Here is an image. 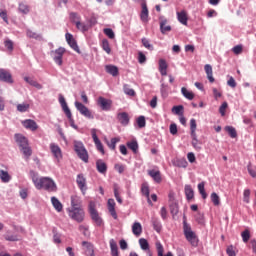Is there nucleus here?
<instances>
[{
    "label": "nucleus",
    "instance_id": "nucleus-8",
    "mask_svg": "<svg viewBox=\"0 0 256 256\" xmlns=\"http://www.w3.org/2000/svg\"><path fill=\"white\" fill-rule=\"evenodd\" d=\"M77 111H79L80 115H83V117H86V119H95V116L93 115V112L91 110H89V108H87V106H85V104L76 101L74 103Z\"/></svg>",
    "mask_w": 256,
    "mask_h": 256
},
{
    "label": "nucleus",
    "instance_id": "nucleus-29",
    "mask_svg": "<svg viewBox=\"0 0 256 256\" xmlns=\"http://www.w3.org/2000/svg\"><path fill=\"white\" fill-rule=\"evenodd\" d=\"M105 69L106 72L109 73V75H112V77H117V75H119V68H117V66L106 65Z\"/></svg>",
    "mask_w": 256,
    "mask_h": 256
},
{
    "label": "nucleus",
    "instance_id": "nucleus-15",
    "mask_svg": "<svg viewBox=\"0 0 256 256\" xmlns=\"http://www.w3.org/2000/svg\"><path fill=\"white\" fill-rule=\"evenodd\" d=\"M50 151H51L52 155H54L55 159H57L58 161H60V159H63V154L61 152V147H59V145H57L55 143H51Z\"/></svg>",
    "mask_w": 256,
    "mask_h": 256
},
{
    "label": "nucleus",
    "instance_id": "nucleus-49",
    "mask_svg": "<svg viewBox=\"0 0 256 256\" xmlns=\"http://www.w3.org/2000/svg\"><path fill=\"white\" fill-rule=\"evenodd\" d=\"M70 20L72 21V23H75V25L81 21V16H79V14L75 13V12H71L70 13Z\"/></svg>",
    "mask_w": 256,
    "mask_h": 256
},
{
    "label": "nucleus",
    "instance_id": "nucleus-28",
    "mask_svg": "<svg viewBox=\"0 0 256 256\" xmlns=\"http://www.w3.org/2000/svg\"><path fill=\"white\" fill-rule=\"evenodd\" d=\"M132 233L133 235H135L136 237H139L141 235V233H143V226H141V223L139 222H135L132 225Z\"/></svg>",
    "mask_w": 256,
    "mask_h": 256
},
{
    "label": "nucleus",
    "instance_id": "nucleus-11",
    "mask_svg": "<svg viewBox=\"0 0 256 256\" xmlns=\"http://www.w3.org/2000/svg\"><path fill=\"white\" fill-rule=\"evenodd\" d=\"M159 23H160V31L162 35H167V33H170L171 31V25H168L169 21L165 16H160L159 17Z\"/></svg>",
    "mask_w": 256,
    "mask_h": 256
},
{
    "label": "nucleus",
    "instance_id": "nucleus-3",
    "mask_svg": "<svg viewBox=\"0 0 256 256\" xmlns=\"http://www.w3.org/2000/svg\"><path fill=\"white\" fill-rule=\"evenodd\" d=\"M183 233L188 243H190L192 247H197V234L191 229V225L187 223V219L183 220Z\"/></svg>",
    "mask_w": 256,
    "mask_h": 256
},
{
    "label": "nucleus",
    "instance_id": "nucleus-53",
    "mask_svg": "<svg viewBox=\"0 0 256 256\" xmlns=\"http://www.w3.org/2000/svg\"><path fill=\"white\" fill-rule=\"evenodd\" d=\"M251 190L245 189L243 192V201L244 203H250Z\"/></svg>",
    "mask_w": 256,
    "mask_h": 256
},
{
    "label": "nucleus",
    "instance_id": "nucleus-46",
    "mask_svg": "<svg viewBox=\"0 0 256 256\" xmlns=\"http://www.w3.org/2000/svg\"><path fill=\"white\" fill-rule=\"evenodd\" d=\"M139 245L143 251H148L149 249V242L145 238H141L139 240Z\"/></svg>",
    "mask_w": 256,
    "mask_h": 256
},
{
    "label": "nucleus",
    "instance_id": "nucleus-32",
    "mask_svg": "<svg viewBox=\"0 0 256 256\" xmlns=\"http://www.w3.org/2000/svg\"><path fill=\"white\" fill-rule=\"evenodd\" d=\"M167 61H165V59H160L159 60V71L161 73L162 76H166L167 75Z\"/></svg>",
    "mask_w": 256,
    "mask_h": 256
},
{
    "label": "nucleus",
    "instance_id": "nucleus-42",
    "mask_svg": "<svg viewBox=\"0 0 256 256\" xmlns=\"http://www.w3.org/2000/svg\"><path fill=\"white\" fill-rule=\"evenodd\" d=\"M102 49L107 53V55L111 54V46L109 45V40L107 39L102 40Z\"/></svg>",
    "mask_w": 256,
    "mask_h": 256
},
{
    "label": "nucleus",
    "instance_id": "nucleus-45",
    "mask_svg": "<svg viewBox=\"0 0 256 256\" xmlns=\"http://www.w3.org/2000/svg\"><path fill=\"white\" fill-rule=\"evenodd\" d=\"M225 131H227L232 139H235V137H237V130H235V128H233L232 126H226Z\"/></svg>",
    "mask_w": 256,
    "mask_h": 256
},
{
    "label": "nucleus",
    "instance_id": "nucleus-36",
    "mask_svg": "<svg viewBox=\"0 0 256 256\" xmlns=\"http://www.w3.org/2000/svg\"><path fill=\"white\" fill-rule=\"evenodd\" d=\"M113 191H114V197L116 201L121 205L123 204V199H121V195L119 193V186L117 184H114L113 186Z\"/></svg>",
    "mask_w": 256,
    "mask_h": 256
},
{
    "label": "nucleus",
    "instance_id": "nucleus-18",
    "mask_svg": "<svg viewBox=\"0 0 256 256\" xmlns=\"http://www.w3.org/2000/svg\"><path fill=\"white\" fill-rule=\"evenodd\" d=\"M117 120L124 127H127V125H129V121H130L129 114L127 112H120L117 114Z\"/></svg>",
    "mask_w": 256,
    "mask_h": 256
},
{
    "label": "nucleus",
    "instance_id": "nucleus-22",
    "mask_svg": "<svg viewBox=\"0 0 256 256\" xmlns=\"http://www.w3.org/2000/svg\"><path fill=\"white\" fill-rule=\"evenodd\" d=\"M83 201L81 200V197L77 195L71 196V207L72 209H81Z\"/></svg>",
    "mask_w": 256,
    "mask_h": 256
},
{
    "label": "nucleus",
    "instance_id": "nucleus-57",
    "mask_svg": "<svg viewBox=\"0 0 256 256\" xmlns=\"http://www.w3.org/2000/svg\"><path fill=\"white\" fill-rule=\"evenodd\" d=\"M142 44L143 46L148 49L149 51H153V45H151V43L149 42V40L147 38H143L142 39Z\"/></svg>",
    "mask_w": 256,
    "mask_h": 256
},
{
    "label": "nucleus",
    "instance_id": "nucleus-14",
    "mask_svg": "<svg viewBox=\"0 0 256 256\" xmlns=\"http://www.w3.org/2000/svg\"><path fill=\"white\" fill-rule=\"evenodd\" d=\"M112 104L113 102L109 99H106L102 96L98 98V105L99 107H101L102 111H109L111 109Z\"/></svg>",
    "mask_w": 256,
    "mask_h": 256
},
{
    "label": "nucleus",
    "instance_id": "nucleus-1",
    "mask_svg": "<svg viewBox=\"0 0 256 256\" xmlns=\"http://www.w3.org/2000/svg\"><path fill=\"white\" fill-rule=\"evenodd\" d=\"M32 174V181L36 187V189H44V191H48V193H55L57 192V184L53 179L49 177H42L39 178L35 172H31Z\"/></svg>",
    "mask_w": 256,
    "mask_h": 256
},
{
    "label": "nucleus",
    "instance_id": "nucleus-26",
    "mask_svg": "<svg viewBox=\"0 0 256 256\" xmlns=\"http://www.w3.org/2000/svg\"><path fill=\"white\" fill-rule=\"evenodd\" d=\"M96 169L98 173H102V175H105V173H107V164L103 162V160H97Z\"/></svg>",
    "mask_w": 256,
    "mask_h": 256
},
{
    "label": "nucleus",
    "instance_id": "nucleus-47",
    "mask_svg": "<svg viewBox=\"0 0 256 256\" xmlns=\"http://www.w3.org/2000/svg\"><path fill=\"white\" fill-rule=\"evenodd\" d=\"M76 27L77 29H79V31H82L83 33H85V31H89V26L81 22V20L76 23Z\"/></svg>",
    "mask_w": 256,
    "mask_h": 256
},
{
    "label": "nucleus",
    "instance_id": "nucleus-30",
    "mask_svg": "<svg viewBox=\"0 0 256 256\" xmlns=\"http://www.w3.org/2000/svg\"><path fill=\"white\" fill-rule=\"evenodd\" d=\"M82 247H84L86 249L87 255L95 256V250H93V244H91L87 241H84V242H82Z\"/></svg>",
    "mask_w": 256,
    "mask_h": 256
},
{
    "label": "nucleus",
    "instance_id": "nucleus-35",
    "mask_svg": "<svg viewBox=\"0 0 256 256\" xmlns=\"http://www.w3.org/2000/svg\"><path fill=\"white\" fill-rule=\"evenodd\" d=\"M0 179L2 183H9L11 181V175L5 170H0Z\"/></svg>",
    "mask_w": 256,
    "mask_h": 256
},
{
    "label": "nucleus",
    "instance_id": "nucleus-16",
    "mask_svg": "<svg viewBox=\"0 0 256 256\" xmlns=\"http://www.w3.org/2000/svg\"><path fill=\"white\" fill-rule=\"evenodd\" d=\"M0 81H4V83H13L11 72L5 69H0Z\"/></svg>",
    "mask_w": 256,
    "mask_h": 256
},
{
    "label": "nucleus",
    "instance_id": "nucleus-6",
    "mask_svg": "<svg viewBox=\"0 0 256 256\" xmlns=\"http://www.w3.org/2000/svg\"><path fill=\"white\" fill-rule=\"evenodd\" d=\"M190 135H191V139H192V147H194V149L196 151H200L201 150V142L199 141V139H197V121L195 120V118H192L190 120Z\"/></svg>",
    "mask_w": 256,
    "mask_h": 256
},
{
    "label": "nucleus",
    "instance_id": "nucleus-44",
    "mask_svg": "<svg viewBox=\"0 0 256 256\" xmlns=\"http://www.w3.org/2000/svg\"><path fill=\"white\" fill-rule=\"evenodd\" d=\"M241 237L244 243H248L249 240L251 239V232L249 231V229H246L245 231H243L241 233Z\"/></svg>",
    "mask_w": 256,
    "mask_h": 256
},
{
    "label": "nucleus",
    "instance_id": "nucleus-37",
    "mask_svg": "<svg viewBox=\"0 0 256 256\" xmlns=\"http://www.w3.org/2000/svg\"><path fill=\"white\" fill-rule=\"evenodd\" d=\"M120 139L119 138H112L110 140V142L108 140H106V144L109 147V149H111L112 151H115L116 147H117V143H119Z\"/></svg>",
    "mask_w": 256,
    "mask_h": 256
},
{
    "label": "nucleus",
    "instance_id": "nucleus-25",
    "mask_svg": "<svg viewBox=\"0 0 256 256\" xmlns=\"http://www.w3.org/2000/svg\"><path fill=\"white\" fill-rule=\"evenodd\" d=\"M148 175L154 179L155 183H161V172L159 170H149Z\"/></svg>",
    "mask_w": 256,
    "mask_h": 256
},
{
    "label": "nucleus",
    "instance_id": "nucleus-61",
    "mask_svg": "<svg viewBox=\"0 0 256 256\" xmlns=\"http://www.w3.org/2000/svg\"><path fill=\"white\" fill-rule=\"evenodd\" d=\"M232 51L234 55H241V53H243V46L242 45L234 46Z\"/></svg>",
    "mask_w": 256,
    "mask_h": 256
},
{
    "label": "nucleus",
    "instance_id": "nucleus-31",
    "mask_svg": "<svg viewBox=\"0 0 256 256\" xmlns=\"http://www.w3.org/2000/svg\"><path fill=\"white\" fill-rule=\"evenodd\" d=\"M184 191H185L186 199L188 201H191V199L195 197V192L193 191V188L191 187V185H186L184 188Z\"/></svg>",
    "mask_w": 256,
    "mask_h": 256
},
{
    "label": "nucleus",
    "instance_id": "nucleus-58",
    "mask_svg": "<svg viewBox=\"0 0 256 256\" xmlns=\"http://www.w3.org/2000/svg\"><path fill=\"white\" fill-rule=\"evenodd\" d=\"M19 11H20V13H23L24 15H27V13H29V6H27V4L21 3L19 5Z\"/></svg>",
    "mask_w": 256,
    "mask_h": 256
},
{
    "label": "nucleus",
    "instance_id": "nucleus-60",
    "mask_svg": "<svg viewBox=\"0 0 256 256\" xmlns=\"http://www.w3.org/2000/svg\"><path fill=\"white\" fill-rule=\"evenodd\" d=\"M227 86L231 87L232 89H235V87H237V82L235 81V78H233V76H229V80L227 81Z\"/></svg>",
    "mask_w": 256,
    "mask_h": 256
},
{
    "label": "nucleus",
    "instance_id": "nucleus-50",
    "mask_svg": "<svg viewBox=\"0 0 256 256\" xmlns=\"http://www.w3.org/2000/svg\"><path fill=\"white\" fill-rule=\"evenodd\" d=\"M29 104H18L17 105V111H19L20 113H25L26 111H29Z\"/></svg>",
    "mask_w": 256,
    "mask_h": 256
},
{
    "label": "nucleus",
    "instance_id": "nucleus-9",
    "mask_svg": "<svg viewBox=\"0 0 256 256\" xmlns=\"http://www.w3.org/2000/svg\"><path fill=\"white\" fill-rule=\"evenodd\" d=\"M59 103L70 123H73V114L67 105V101H65V97L61 94L59 95Z\"/></svg>",
    "mask_w": 256,
    "mask_h": 256
},
{
    "label": "nucleus",
    "instance_id": "nucleus-33",
    "mask_svg": "<svg viewBox=\"0 0 256 256\" xmlns=\"http://www.w3.org/2000/svg\"><path fill=\"white\" fill-rule=\"evenodd\" d=\"M110 249L112 256H119V247L117 246V242L114 239L110 240Z\"/></svg>",
    "mask_w": 256,
    "mask_h": 256
},
{
    "label": "nucleus",
    "instance_id": "nucleus-62",
    "mask_svg": "<svg viewBox=\"0 0 256 256\" xmlns=\"http://www.w3.org/2000/svg\"><path fill=\"white\" fill-rule=\"evenodd\" d=\"M0 17L9 25V18L7 17V10H1L0 9Z\"/></svg>",
    "mask_w": 256,
    "mask_h": 256
},
{
    "label": "nucleus",
    "instance_id": "nucleus-34",
    "mask_svg": "<svg viewBox=\"0 0 256 256\" xmlns=\"http://www.w3.org/2000/svg\"><path fill=\"white\" fill-rule=\"evenodd\" d=\"M181 93L189 101H193V99H195V94L192 91L187 90L185 87L181 88Z\"/></svg>",
    "mask_w": 256,
    "mask_h": 256
},
{
    "label": "nucleus",
    "instance_id": "nucleus-64",
    "mask_svg": "<svg viewBox=\"0 0 256 256\" xmlns=\"http://www.w3.org/2000/svg\"><path fill=\"white\" fill-rule=\"evenodd\" d=\"M6 241H19V236L13 234H7L5 236Z\"/></svg>",
    "mask_w": 256,
    "mask_h": 256
},
{
    "label": "nucleus",
    "instance_id": "nucleus-12",
    "mask_svg": "<svg viewBox=\"0 0 256 256\" xmlns=\"http://www.w3.org/2000/svg\"><path fill=\"white\" fill-rule=\"evenodd\" d=\"M65 48L60 47L53 52V59L59 66L63 65V55H65Z\"/></svg>",
    "mask_w": 256,
    "mask_h": 256
},
{
    "label": "nucleus",
    "instance_id": "nucleus-56",
    "mask_svg": "<svg viewBox=\"0 0 256 256\" xmlns=\"http://www.w3.org/2000/svg\"><path fill=\"white\" fill-rule=\"evenodd\" d=\"M156 249L158 256H163V253H165V249L163 248V244H161V242H156Z\"/></svg>",
    "mask_w": 256,
    "mask_h": 256
},
{
    "label": "nucleus",
    "instance_id": "nucleus-27",
    "mask_svg": "<svg viewBox=\"0 0 256 256\" xmlns=\"http://www.w3.org/2000/svg\"><path fill=\"white\" fill-rule=\"evenodd\" d=\"M51 203L58 213H61V211H63V204L61 203V201H59V199H57V197L53 196L51 198Z\"/></svg>",
    "mask_w": 256,
    "mask_h": 256
},
{
    "label": "nucleus",
    "instance_id": "nucleus-17",
    "mask_svg": "<svg viewBox=\"0 0 256 256\" xmlns=\"http://www.w3.org/2000/svg\"><path fill=\"white\" fill-rule=\"evenodd\" d=\"M22 125L23 127H25V129H29L30 131H36L37 129H39V125H37V122L31 119H26L22 121Z\"/></svg>",
    "mask_w": 256,
    "mask_h": 256
},
{
    "label": "nucleus",
    "instance_id": "nucleus-21",
    "mask_svg": "<svg viewBox=\"0 0 256 256\" xmlns=\"http://www.w3.org/2000/svg\"><path fill=\"white\" fill-rule=\"evenodd\" d=\"M140 19L143 23L149 22V9L147 8V4H142V11L140 14Z\"/></svg>",
    "mask_w": 256,
    "mask_h": 256
},
{
    "label": "nucleus",
    "instance_id": "nucleus-59",
    "mask_svg": "<svg viewBox=\"0 0 256 256\" xmlns=\"http://www.w3.org/2000/svg\"><path fill=\"white\" fill-rule=\"evenodd\" d=\"M104 33L109 39H115V32H113V29L111 28H106L104 29Z\"/></svg>",
    "mask_w": 256,
    "mask_h": 256
},
{
    "label": "nucleus",
    "instance_id": "nucleus-24",
    "mask_svg": "<svg viewBox=\"0 0 256 256\" xmlns=\"http://www.w3.org/2000/svg\"><path fill=\"white\" fill-rule=\"evenodd\" d=\"M177 19L182 25H187V21L189 20V18L187 17V11L182 10L180 12H177Z\"/></svg>",
    "mask_w": 256,
    "mask_h": 256
},
{
    "label": "nucleus",
    "instance_id": "nucleus-52",
    "mask_svg": "<svg viewBox=\"0 0 256 256\" xmlns=\"http://www.w3.org/2000/svg\"><path fill=\"white\" fill-rule=\"evenodd\" d=\"M137 125H138L139 129H143V127H145V125H147V122L145 121V116H139L137 118Z\"/></svg>",
    "mask_w": 256,
    "mask_h": 256
},
{
    "label": "nucleus",
    "instance_id": "nucleus-40",
    "mask_svg": "<svg viewBox=\"0 0 256 256\" xmlns=\"http://www.w3.org/2000/svg\"><path fill=\"white\" fill-rule=\"evenodd\" d=\"M210 199L215 207H219V205H221V199L219 198V195H217V193L213 192L210 196Z\"/></svg>",
    "mask_w": 256,
    "mask_h": 256
},
{
    "label": "nucleus",
    "instance_id": "nucleus-4",
    "mask_svg": "<svg viewBox=\"0 0 256 256\" xmlns=\"http://www.w3.org/2000/svg\"><path fill=\"white\" fill-rule=\"evenodd\" d=\"M88 213L92 219V223H94V225H96V227H103V225H105L103 218L99 214V211H97L95 202H93V201L89 202Z\"/></svg>",
    "mask_w": 256,
    "mask_h": 256
},
{
    "label": "nucleus",
    "instance_id": "nucleus-2",
    "mask_svg": "<svg viewBox=\"0 0 256 256\" xmlns=\"http://www.w3.org/2000/svg\"><path fill=\"white\" fill-rule=\"evenodd\" d=\"M15 141L18 147H20V151L23 153L25 160L28 161L31 155H33V150L31 146H29V140L21 134H16Z\"/></svg>",
    "mask_w": 256,
    "mask_h": 256
},
{
    "label": "nucleus",
    "instance_id": "nucleus-51",
    "mask_svg": "<svg viewBox=\"0 0 256 256\" xmlns=\"http://www.w3.org/2000/svg\"><path fill=\"white\" fill-rule=\"evenodd\" d=\"M152 224H153L155 231L157 233H161V229H162L161 222H159V220H157V219H153Z\"/></svg>",
    "mask_w": 256,
    "mask_h": 256
},
{
    "label": "nucleus",
    "instance_id": "nucleus-48",
    "mask_svg": "<svg viewBox=\"0 0 256 256\" xmlns=\"http://www.w3.org/2000/svg\"><path fill=\"white\" fill-rule=\"evenodd\" d=\"M141 193L148 198V203H151V199H149V186H147V184H142Z\"/></svg>",
    "mask_w": 256,
    "mask_h": 256
},
{
    "label": "nucleus",
    "instance_id": "nucleus-7",
    "mask_svg": "<svg viewBox=\"0 0 256 256\" xmlns=\"http://www.w3.org/2000/svg\"><path fill=\"white\" fill-rule=\"evenodd\" d=\"M70 219L76 223H83L85 221V210L83 208H69L67 210Z\"/></svg>",
    "mask_w": 256,
    "mask_h": 256
},
{
    "label": "nucleus",
    "instance_id": "nucleus-23",
    "mask_svg": "<svg viewBox=\"0 0 256 256\" xmlns=\"http://www.w3.org/2000/svg\"><path fill=\"white\" fill-rule=\"evenodd\" d=\"M205 73L207 75V79L210 83H215V78L213 77V67L211 64H206L204 66Z\"/></svg>",
    "mask_w": 256,
    "mask_h": 256
},
{
    "label": "nucleus",
    "instance_id": "nucleus-54",
    "mask_svg": "<svg viewBox=\"0 0 256 256\" xmlns=\"http://www.w3.org/2000/svg\"><path fill=\"white\" fill-rule=\"evenodd\" d=\"M172 113L175 115H183V105L174 106L172 108Z\"/></svg>",
    "mask_w": 256,
    "mask_h": 256
},
{
    "label": "nucleus",
    "instance_id": "nucleus-55",
    "mask_svg": "<svg viewBox=\"0 0 256 256\" xmlns=\"http://www.w3.org/2000/svg\"><path fill=\"white\" fill-rule=\"evenodd\" d=\"M26 35L29 39H41V36L37 34V32H33L31 30H27Z\"/></svg>",
    "mask_w": 256,
    "mask_h": 256
},
{
    "label": "nucleus",
    "instance_id": "nucleus-38",
    "mask_svg": "<svg viewBox=\"0 0 256 256\" xmlns=\"http://www.w3.org/2000/svg\"><path fill=\"white\" fill-rule=\"evenodd\" d=\"M128 149H131L133 153H137L139 151V144L136 142V140H132L130 142H127Z\"/></svg>",
    "mask_w": 256,
    "mask_h": 256
},
{
    "label": "nucleus",
    "instance_id": "nucleus-41",
    "mask_svg": "<svg viewBox=\"0 0 256 256\" xmlns=\"http://www.w3.org/2000/svg\"><path fill=\"white\" fill-rule=\"evenodd\" d=\"M198 191L202 196V199H207V192H205V182H201L198 184Z\"/></svg>",
    "mask_w": 256,
    "mask_h": 256
},
{
    "label": "nucleus",
    "instance_id": "nucleus-63",
    "mask_svg": "<svg viewBox=\"0 0 256 256\" xmlns=\"http://www.w3.org/2000/svg\"><path fill=\"white\" fill-rule=\"evenodd\" d=\"M226 253L228 256H237V253H235V249L233 248V245H230L227 247Z\"/></svg>",
    "mask_w": 256,
    "mask_h": 256
},
{
    "label": "nucleus",
    "instance_id": "nucleus-13",
    "mask_svg": "<svg viewBox=\"0 0 256 256\" xmlns=\"http://www.w3.org/2000/svg\"><path fill=\"white\" fill-rule=\"evenodd\" d=\"M76 183H77L80 191L82 192V194L85 195V193L87 191V179H85V176H83V174H78Z\"/></svg>",
    "mask_w": 256,
    "mask_h": 256
},
{
    "label": "nucleus",
    "instance_id": "nucleus-19",
    "mask_svg": "<svg viewBox=\"0 0 256 256\" xmlns=\"http://www.w3.org/2000/svg\"><path fill=\"white\" fill-rule=\"evenodd\" d=\"M65 37L71 49H73L74 51H79V46H77V41H75V38H73V34L66 33Z\"/></svg>",
    "mask_w": 256,
    "mask_h": 256
},
{
    "label": "nucleus",
    "instance_id": "nucleus-20",
    "mask_svg": "<svg viewBox=\"0 0 256 256\" xmlns=\"http://www.w3.org/2000/svg\"><path fill=\"white\" fill-rule=\"evenodd\" d=\"M115 200L113 198L108 199V211L113 219H118L117 211H115Z\"/></svg>",
    "mask_w": 256,
    "mask_h": 256
},
{
    "label": "nucleus",
    "instance_id": "nucleus-5",
    "mask_svg": "<svg viewBox=\"0 0 256 256\" xmlns=\"http://www.w3.org/2000/svg\"><path fill=\"white\" fill-rule=\"evenodd\" d=\"M74 151L81 161H84V163H89V153L87 152L83 142L74 141Z\"/></svg>",
    "mask_w": 256,
    "mask_h": 256
},
{
    "label": "nucleus",
    "instance_id": "nucleus-39",
    "mask_svg": "<svg viewBox=\"0 0 256 256\" xmlns=\"http://www.w3.org/2000/svg\"><path fill=\"white\" fill-rule=\"evenodd\" d=\"M24 81H26V83H29V85H32V87H36V89H43V86L41 84L29 77H25Z\"/></svg>",
    "mask_w": 256,
    "mask_h": 256
},
{
    "label": "nucleus",
    "instance_id": "nucleus-10",
    "mask_svg": "<svg viewBox=\"0 0 256 256\" xmlns=\"http://www.w3.org/2000/svg\"><path fill=\"white\" fill-rule=\"evenodd\" d=\"M91 135L97 151H99L102 155H105V148H103V143H101V140H99V137H97V129H91Z\"/></svg>",
    "mask_w": 256,
    "mask_h": 256
},
{
    "label": "nucleus",
    "instance_id": "nucleus-43",
    "mask_svg": "<svg viewBox=\"0 0 256 256\" xmlns=\"http://www.w3.org/2000/svg\"><path fill=\"white\" fill-rule=\"evenodd\" d=\"M123 89H124V93H125L126 95H129L130 97H135V95H136L135 90H133V88H131V87L129 86V84H125V85L123 86Z\"/></svg>",
    "mask_w": 256,
    "mask_h": 256
}]
</instances>
